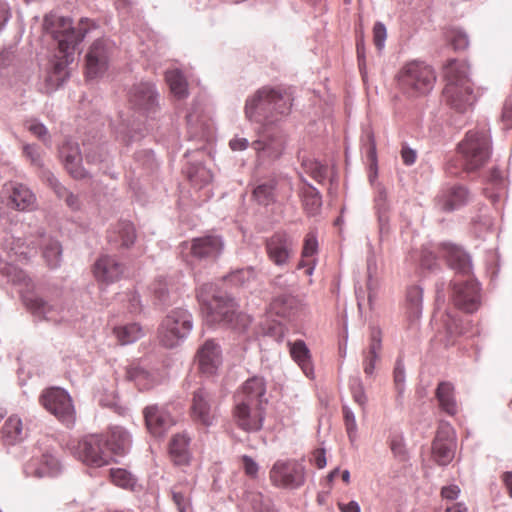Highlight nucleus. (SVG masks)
Instances as JSON below:
<instances>
[{"instance_id": "obj_1", "label": "nucleus", "mask_w": 512, "mask_h": 512, "mask_svg": "<svg viewBox=\"0 0 512 512\" xmlns=\"http://www.w3.org/2000/svg\"><path fill=\"white\" fill-rule=\"evenodd\" d=\"M255 277L252 267L237 269L225 276L220 284L203 283L196 290V297L213 322L237 332H244L251 324V317L238 311V304L226 287L242 286Z\"/></svg>"}, {"instance_id": "obj_2", "label": "nucleus", "mask_w": 512, "mask_h": 512, "mask_svg": "<svg viewBox=\"0 0 512 512\" xmlns=\"http://www.w3.org/2000/svg\"><path fill=\"white\" fill-rule=\"evenodd\" d=\"M43 28L58 46V52L49 61L44 75L45 91L51 93L68 79V65L73 62L76 47L88 32V22L81 20L74 27L69 17L49 14L44 18Z\"/></svg>"}, {"instance_id": "obj_3", "label": "nucleus", "mask_w": 512, "mask_h": 512, "mask_svg": "<svg viewBox=\"0 0 512 512\" xmlns=\"http://www.w3.org/2000/svg\"><path fill=\"white\" fill-rule=\"evenodd\" d=\"M442 257L457 277L450 281L451 299L458 309L466 313L476 312L481 305V288L472 273V259L461 246L452 243H441L439 246Z\"/></svg>"}, {"instance_id": "obj_4", "label": "nucleus", "mask_w": 512, "mask_h": 512, "mask_svg": "<svg viewBox=\"0 0 512 512\" xmlns=\"http://www.w3.org/2000/svg\"><path fill=\"white\" fill-rule=\"evenodd\" d=\"M291 95L278 89L263 87L247 98L245 115L251 122L273 125L290 112Z\"/></svg>"}, {"instance_id": "obj_5", "label": "nucleus", "mask_w": 512, "mask_h": 512, "mask_svg": "<svg viewBox=\"0 0 512 512\" xmlns=\"http://www.w3.org/2000/svg\"><path fill=\"white\" fill-rule=\"evenodd\" d=\"M266 394V382L263 377L253 376L242 385V398L235 406L234 417L237 425L244 431H258L262 428L263 415L260 409L252 411V406L259 407Z\"/></svg>"}, {"instance_id": "obj_6", "label": "nucleus", "mask_w": 512, "mask_h": 512, "mask_svg": "<svg viewBox=\"0 0 512 512\" xmlns=\"http://www.w3.org/2000/svg\"><path fill=\"white\" fill-rule=\"evenodd\" d=\"M468 72L469 66L464 61L451 60L444 68L443 96L446 103L460 113L470 109L476 100Z\"/></svg>"}, {"instance_id": "obj_7", "label": "nucleus", "mask_w": 512, "mask_h": 512, "mask_svg": "<svg viewBox=\"0 0 512 512\" xmlns=\"http://www.w3.org/2000/svg\"><path fill=\"white\" fill-rule=\"evenodd\" d=\"M458 148L467 171H475L483 167L492 152L490 130L487 125L469 130Z\"/></svg>"}, {"instance_id": "obj_8", "label": "nucleus", "mask_w": 512, "mask_h": 512, "mask_svg": "<svg viewBox=\"0 0 512 512\" xmlns=\"http://www.w3.org/2000/svg\"><path fill=\"white\" fill-rule=\"evenodd\" d=\"M193 329L192 314L183 308L171 310L158 327V338L166 348H175L189 336Z\"/></svg>"}, {"instance_id": "obj_9", "label": "nucleus", "mask_w": 512, "mask_h": 512, "mask_svg": "<svg viewBox=\"0 0 512 512\" xmlns=\"http://www.w3.org/2000/svg\"><path fill=\"white\" fill-rule=\"evenodd\" d=\"M435 75L430 66L419 61L406 64L398 75V84L409 96L426 94L432 90Z\"/></svg>"}, {"instance_id": "obj_10", "label": "nucleus", "mask_w": 512, "mask_h": 512, "mask_svg": "<svg viewBox=\"0 0 512 512\" xmlns=\"http://www.w3.org/2000/svg\"><path fill=\"white\" fill-rule=\"evenodd\" d=\"M260 165L271 163L281 157L286 146V134L278 127L264 126L258 138L251 144Z\"/></svg>"}, {"instance_id": "obj_11", "label": "nucleus", "mask_w": 512, "mask_h": 512, "mask_svg": "<svg viewBox=\"0 0 512 512\" xmlns=\"http://www.w3.org/2000/svg\"><path fill=\"white\" fill-rule=\"evenodd\" d=\"M269 478L276 487L295 490L305 483V466L302 461L295 459L277 460L269 472Z\"/></svg>"}, {"instance_id": "obj_12", "label": "nucleus", "mask_w": 512, "mask_h": 512, "mask_svg": "<svg viewBox=\"0 0 512 512\" xmlns=\"http://www.w3.org/2000/svg\"><path fill=\"white\" fill-rule=\"evenodd\" d=\"M42 406L60 422L71 427L75 422V409L70 394L59 387L44 390L40 396Z\"/></svg>"}, {"instance_id": "obj_13", "label": "nucleus", "mask_w": 512, "mask_h": 512, "mask_svg": "<svg viewBox=\"0 0 512 512\" xmlns=\"http://www.w3.org/2000/svg\"><path fill=\"white\" fill-rule=\"evenodd\" d=\"M191 420L205 428L215 424L218 418V408L214 393L206 387H198L192 393L190 406Z\"/></svg>"}, {"instance_id": "obj_14", "label": "nucleus", "mask_w": 512, "mask_h": 512, "mask_svg": "<svg viewBox=\"0 0 512 512\" xmlns=\"http://www.w3.org/2000/svg\"><path fill=\"white\" fill-rule=\"evenodd\" d=\"M75 454L87 465L101 467L110 463V452L105 446L103 434L84 436L78 442Z\"/></svg>"}, {"instance_id": "obj_15", "label": "nucleus", "mask_w": 512, "mask_h": 512, "mask_svg": "<svg viewBox=\"0 0 512 512\" xmlns=\"http://www.w3.org/2000/svg\"><path fill=\"white\" fill-rule=\"evenodd\" d=\"M143 416L148 432L155 438L163 437L176 424L165 405H148L143 409Z\"/></svg>"}, {"instance_id": "obj_16", "label": "nucleus", "mask_w": 512, "mask_h": 512, "mask_svg": "<svg viewBox=\"0 0 512 512\" xmlns=\"http://www.w3.org/2000/svg\"><path fill=\"white\" fill-rule=\"evenodd\" d=\"M112 43L107 39H97L86 54V75L89 79L97 78L108 68Z\"/></svg>"}, {"instance_id": "obj_17", "label": "nucleus", "mask_w": 512, "mask_h": 512, "mask_svg": "<svg viewBox=\"0 0 512 512\" xmlns=\"http://www.w3.org/2000/svg\"><path fill=\"white\" fill-rule=\"evenodd\" d=\"M23 302L27 309L36 317L52 321L55 323L69 321V317L64 312L63 307L51 303L43 297L36 294L23 296Z\"/></svg>"}, {"instance_id": "obj_18", "label": "nucleus", "mask_w": 512, "mask_h": 512, "mask_svg": "<svg viewBox=\"0 0 512 512\" xmlns=\"http://www.w3.org/2000/svg\"><path fill=\"white\" fill-rule=\"evenodd\" d=\"M469 328L470 321L460 316L458 312L448 311L440 317L438 334L443 336L440 340L444 346L449 347L456 343L458 337L467 333Z\"/></svg>"}, {"instance_id": "obj_19", "label": "nucleus", "mask_w": 512, "mask_h": 512, "mask_svg": "<svg viewBox=\"0 0 512 512\" xmlns=\"http://www.w3.org/2000/svg\"><path fill=\"white\" fill-rule=\"evenodd\" d=\"M292 192L291 180L286 176H277L259 184L253 191V197L260 205H269L276 196L289 197Z\"/></svg>"}, {"instance_id": "obj_20", "label": "nucleus", "mask_w": 512, "mask_h": 512, "mask_svg": "<svg viewBox=\"0 0 512 512\" xmlns=\"http://www.w3.org/2000/svg\"><path fill=\"white\" fill-rule=\"evenodd\" d=\"M195 359L201 374L207 377L215 375L222 363L220 345L213 339H207L198 348Z\"/></svg>"}, {"instance_id": "obj_21", "label": "nucleus", "mask_w": 512, "mask_h": 512, "mask_svg": "<svg viewBox=\"0 0 512 512\" xmlns=\"http://www.w3.org/2000/svg\"><path fill=\"white\" fill-rule=\"evenodd\" d=\"M129 100L134 109L147 114H154L158 107V94L150 82H141L133 86Z\"/></svg>"}, {"instance_id": "obj_22", "label": "nucleus", "mask_w": 512, "mask_h": 512, "mask_svg": "<svg viewBox=\"0 0 512 512\" xmlns=\"http://www.w3.org/2000/svg\"><path fill=\"white\" fill-rule=\"evenodd\" d=\"M293 238L284 232H277L266 240L269 259L277 266L285 265L294 253Z\"/></svg>"}, {"instance_id": "obj_23", "label": "nucleus", "mask_w": 512, "mask_h": 512, "mask_svg": "<svg viewBox=\"0 0 512 512\" xmlns=\"http://www.w3.org/2000/svg\"><path fill=\"white\" fill-rule=\"evenodd\" d=\"M456 441L451 428L439 429L432 443V456L440 466L448 465L454 458Z\"/></svg>"}, {"instance_id": "obj_24", "label": "nucleus", "mask_w": 512, "mask_h": 512, "mask_svg": "<svg viewBox=\"0 0 512 512\" xmlns=\"http://www.w3.org/2000/svg\"><path fill=\"white\" fill-rule=\"evenodd\" d=\"M124 271V264L111 255H101L93 266L96 280L107 285L119 281L124 275Z\"/></svg>"}, {"instance_id": "obj_25", "label": "nucleus", "mask_w": 512, "mask_h": 512, "mask_svg": "<svg viewBox=\"0 0 512 512\" xmlns=\"http://www.w3.org/2000/svg\"><path fill=\"white\" fill-rule=\"evenodd\" d=\"M59 157L66 171L74 179H84L88 176V172L82 166V155L76 142L66 140L59 148Z\"/></svg>"}, {"instance_id": "obj_26", "label": "nucleus", "mask_w": 512, "mask_h": 512, "mask_svg": "<svg viewBox=\"0 0 512 512\" xmlns=\"http://www.w3.org/2000/svg\"><path fill=\"white\" fill-rule=\"evenodd\" d=\"M224 242L218 235H205L192 240L190 252L198 260L214 261L222 253Z\"/></svg>"}, {"instance_id": "obj_27", "label": "nucleus", "mask_w": 512, "mask_h": 512, "mask_svg": "<svg viewBox=\"0 0 512 512\" xmlns=\"http://www.w3.org/2000/svg\"><path fill=\"white\" fill-rule=\"evenodd\" d=\"M23 471L28 477H55L61 472V464L54 455L45 453L41 457L31 458L27 461Z\"/></svg>"}, {"instance_id": "obj_28", "label": "nucleus", "mask_w": 512, "mask_h": 512, "mask_svg": "<svg viewBox=\"0 0 512 512\" xmlns=\"http://www.w3.org/2000/svg\"><path fill=\"white\" fill-rule=\"evenodd\" d=\"M470 193L463 185H447L436 196V206L442 211H453L468 203Z\"/></svg>"}, {"instance_id": "obj_29", "label": "nucleus", "mask_w": 512, "mask_h": 512, "mask_svg": "<svg viewBox=\"0 0 512 512\" xmlns=\"http://www.w3.org/2000/svg\"><path fill=\"white\" fill-rule=\"evenodd\" d=\"M105 446L110 452V461L113 456L123 457L130 451L132 438L130 433L121 426H113L104 435Z\"/></svg>"}, {"instance_id": "obj_30", "label": "nucleus", "mask_w": 512, "mask_h": 512, "mask_svg": "<svg viewBox=\"0 0 512 512\" xmlns=\"http://www.w3.org/2000/svg\"><path fill=\"white\" fill-rule=\"evenodd\" d=\"M151 291L153 303L159 309L164 310L177 301V293L171 289L166 277L160 276L156 278L151 285Z\"/></svg>"}, {"instance_id": "obj_31", "label": "nucleus", "mask_w": 512, "mask_h": 512, "mask_svg": "<svg viewBox=\"0 0 512 512\" xmlns=\"http://www.w3.org/2000/svg\"><path fill=\"white\" fill-rule=\"evenodd\" d=\"M423 311V288L419 285L409 286L405 296V313L412 324L419 320Z\"/></svg>"}, {"instance_id": "obj_32", "label": "nucleus", "mask_w": 512, "mask_h": 512, "mask_svg": "<svg viewBox=\"0 0 512 512\" xmlns=\"http://www.w3.org/2000/svg\"><path fill=\"white\" fill-rule=\"evenodd\" d=\"M107 239L112 247L129 248L136 239L135 226H112L107 231Z\"/></svg>"}, {"instance_id": "obj_33", "label": "nucleus", "mask_w": 512, "mask_h": 512, "mask_svg": "<svg viewBox=\"0 0 512 512\" xmlns=\"http://www.w3.org/2000/svg\"><path fill=\"white\" fill-rule=\"evenodd\" d=\"M290 355L292 359L300 366L307 377L313 375V365L311 362L310 350L306 343L298 339L294 342H288Z\"/></svg>"}, {"instance_id": "obj_34", "label": "nucleus", "mask_w": 512, "mask_h": 512, "mask_svg": "<svg viewBox=\"0 0 512 512\" xmlns=\"http://www.w3.org/2000/svg\"><path fill=\"white\" fill-rule=\"evenodd\" d=\"M190 438L185 434L174 435L169 443V454L176 465L188 464L190 460L189 451Z\"/></svg>"}, {"instance_id": "obj_35", "label": "nucleus", "mask_w": 512, "mask_h": 512, "mask_svg": "<svg viewBox=\"0 0 512 512\" xmlns=\"http://www.w3.org/2000/svg\"><path fill=\"white\" fill-rule=\"evenodd\" d=\"M440 408L448 415L457 413V403L454 395V385L448 381H441L435 391Z\"/></svg>"}, {"instance_id": "obj_36", "label": "nucleus", "mask_w": 512, "mask_h": 512, "mask_svg": "<svg viewBox=\"0 0 512 512\" xmlns=\"http://www.w3.org/2000/svg\"><path fill=\"white\" fill-rule=\"evenodd\" d=\"M2 439L7 445H14L24 440L26 433L23 431L21 419L16 416H10L4 423L2 429Z\"/></svg>"}, {"instance_id": "obj_37", "label": "nucleus", "mask_w": 512, "mask_h": 512, "mask_svg": "<svg viewBox=\"0 0 512 512\" xmlns=\"http://www.w3.org/2000/svg\"><path fill=\"white\" fill-rule=\"evenodd\" d=\"M43 180L53 189L59 198L65 200L68 207H70L72 210H78L80 208V201L78 196L68 191L67 188H65L58 181L53 173L50 171H44Z\"/></svg>"}, {"instance_id": "obj_38", "label": "nucleus", "mask_w": 512, "mask_h": 512, "mask_svg": "<svg viewBox=\"0 0 512 512\" xmlns=\"http://www.w3.org/2000/svg\"><path fill=\"white\" fill-rule=\"evenodd\" d=\"M35 202V196L31 190L22 184H14L9 196V204L15 209L24 211L30 209Z\"/></svg>"}, {"instance_id": "obj_39", "label": "nucleus", "mask_w": 512, "mask_h": 512, "mask_svg": "<svg viewBox=\"0 0 512 512\" xmlns=\"http://www.w3.org/2000/svg\"><path fill=\"white\" fill-rule=\"evenodd\" d=\"M300 195L305 212L310 216L318 214L322 205L321 196L318 190L313 186L304 183L300 189Z\"/></svg>"}, {"instance_id": "obj_40", "label": "nucleus", "mask_w": 512, "mask_h": 512, "mask_svg": "<svg viewBox=\"0 0 512 512\" xmlns=\"http://www.w3.org/2000/svg\"><path fill=\"white\" fill-rule=\"evenodd\" d=\"M126 378L135 383L139 390H149L155 384L154 376L140 366H130L126 370Z\"/></svg>"}, {"instance_id": "obj_41", "label": "nucleus", "mask_w": 512, "mask_h": 512, "mask_svg": "<svg viewBox=\"0 0 512 512\" xmlns=\"http://www.w3.org/2000/svg\"><path fill=\"white\" fill-rule=\"evenodd\" d=\"M43 245V257L50 268H57L60 266L62 259V246L56 239H46Z\"/></svg>"}, {"instance_id": "obj_42", "label": "nucleus", "mask_w": 512, "mask_h": 512, "mask_svg": "<svg viewBox=\"0 0 512 512\" xmlns=\"http://www.w3.org/2000/svg\"><path fill=\"white\" fill-rule=\"evenodd\" d=\"M406 373L402 356H398L393 369V383L396 391V402L398 405L402 404L403 395L406 388Z\"/></svg>"}, {"instance_id": "obj_43", "label": "nucleus", "mask_w": 512, "mask_h": 512, "mask_svg": "<svg viewBox=\"0 0 512 512\" xmlns=\"http://www.w3.org/2000/svg\"><path fill=\"white\" fill-rule=\"evenodd\" d=\"M165 78L171 92L176 97L183 98L187 95V82L179 70L175 69L167 71L165 73Z\"/></svg>"}, {"instance_id": "obj_44", "label": "nucleus", "mask_w": 512, "mask_h": 512, "mask_svg": "<svg viewBox=\"0 0 512 512\" xmlns=\"http://www.w3.org/2000/svg\"><path fill=\"white\" fill-rule=\"evenodd\" d=\"M187 176L190 182L198 187L210 183L213 178L211 171L200 163L190 165L187 168Z\"/></svg>"}, {"instance_id": "obj_45", "label": "nucleus", "mask_w": 512, "mask_h": 512, "mask_svg": "<svg viewBox=\"0 0 512 512\" xmlns=\"http://www.w3.org/2000/svg\"><path fill=\"white\" fill-rule=\"evenodd\" d=\"M120 344L127 345L137 341L142 336V328L138 323H130L114 329Z\"/></svg>"}, {"instance_id": "obj_46", "label": "nucleus", "mask_w": 512, "mask_h": 512, "mask_svg": "<svg viewBox=\"0 0 512 512\" xmlns=\"http://www.w3.org/2000/svg\"><path fill=\"white\" fill-rule=\"evenodd\" d=\"M112 482L123 489L135 491L137 486V479L129 471L122 468L110 470Z\"/></svg>"}, {"instance_id": "obj_47", "label": "nucleus", "mask_w": 512, "mask_h": 512, "mask_svg": "<svg viewBox=\"0 0 512 512\" xmlns=\"http://www.w3.org/2000/svg\"><path fill=\"white\" fill-rule=\"evenodd\" d=\"M302 169L318 183H321L327 176V167L314 159L303 158Z\"/></svg>"}, {"instance_id": "obj_48", "label": "nucleus", "mask_w": 512, "mask_h": 512, "mask_svg": "<svg viewBox=\"0 0 512 512\" xmlns=\"http://www.w3.org/2000/svg\"><path fill=\"white\" fill-rule=\"evenodd\" d=\"M247 500L254 512H276L270 498L260 492H250Z\"/></svg>"}, {"instance_id": "obj_49", "label": "nucleus", "mask_w": 512, "mask_h": 512, "mask_svg": "<svg viewBox=\"0 0 512 512\" xmlns=\"http://www.w3.org/2000/svg\"><path fill=\"white\" fill-rule=\"evenodd\" d=\"M419 266L428 272H435L439 268L438 257L431 248L422 247L419 253Z\"/></svg>"}, {"instance_id": "obj_50", "label": "nucleus", "mask_w": 512, "mask_h": 512, "mask_svg": "<svg viewBox=\"0 0 512 512\" xmlns=\"http://www.w3.org/2000/svg\"><path fill=\"white\" fill-rule=\"evenodd\" d=\"M23 155L31 163V165L42 169V173L44 171H48L47 169H44L43 151L38 145L24 144Z\"/></svg>"}, {"instance_id": "obj_51", "label": "nucleus", "mask_w": 512, "mask_h": 512, "mask_svg": "<svg viewBox=\"0 0 512 512\" xmlns=\"http://www.w3.org/2000/svg\"><path fill=\"white\" fill-rule=\"evenodd\" d=\"M109 153L103 144L89 146L85 149V159L90 164H100L108 160Z\"/></svg>"}, {"instance_id": "obj_52", "label": "nucleus", "mask_w": 512, "mask_h": 512, "mask_svg": "<svg viewBox=\"0 0 512 512\" xmlns=\"http://www.w3.org/2000/svg\"><path fill=\"white\" fill-rule=\"evenodd\" d=\"M349 388L354 401L361 407H364L367 403V396L364 390V386L360 377H352L349 380Z\"/></svg>"}, {"instance_id": "obj_53", "label": "nucleus", "mask_w": 512, "mask_h": 512, "mask_svg": "<svg viewBox=\"0 0 512 512\" xmlns=\"http://www.w3.org/2000/svg\"><path fill=\"white\" fill-rule=\"evenodd\" d=\"M117 138L121 139L124 143L129 144L132 141H136L142 137L133 126H130L126 120H122L120 126L116 129Z\"/></svg>"}, {"instance_id": "obj_54", "label": "nucleus", "mask_w": 512, "mask_h": 512, "mask_svg": "<svg viewBox=\"0 0 512 512\" xmlns=\"http://www.w3.org/2000/svg\"><path fill=\"white\" fill-rule=\"evenodd\" d=\"M363 148L365 150L366 156L370 161V169H375L377 165V156H376V144L374 140V135L371 131H366L363 137Z\"/></svg>"}, {"instance_id": "obj_55", "label": "nucleus", "mask_w": 512, "mask_h": 512, "mask_svg": "<svg viewBox=\"0 0 512 512\" xmlns=\"http://www.w3.org/2000/svg\"><path fill=\"white\" fill-rule=\"evenodd\" d=\"M342 410L348 438L350 441H354L357 435V423L355 415L347 405H343Z\"/></svg>"}, {"instance_id": "obj_56", "label": "nucleus", "mask_w": 512, "mask_h": 512, "mask_svg": "<svg viewBox=\"0 0 512 512\" xmlns=\"http://www.w3.org/2000/svg\"><path fill=\"white\" fill-rule=\"evenodd\" d=\"M26 127L28 131H30L34 136L42 140L45 144H48L50 142L48 137V130L43 123L38 122L36 120H31L27 122Z\"/></svg>"}, {"instance_id": "obj_57", "label": "nucleus", "mask_w": 512, "mask_h": 512, "mask_svg": "<svg viewBox=\"0 0 512 512\" xmlns=\"http://www.w3.org/2000/svg\"><path fill=\"white\" fill-rule=\"evenodd\" d=\"M382 349L381 330L377 327L371 328L370 344L366 353L379 355Z\"/></svg>"}, {"instance_id": "obj_58", "label": "nucleus", "mask_w": 512, "mask_h": 512, "mask_svg": "<svg viewBox=\"0 0 512 512\" xmlns=\"http://www.w3.org/2000/svg\"><path fill=\"white\" fill-rule=\"evenodd\" d=\"M318 251V240L317 236L314 232H309L305 239L302 249L303 257H311L315 255Z\"/></svg>"}, {"instance_id": "obj_59", "label": "nucleus", "mask_w": 512, "mask_h": 512, "mask_svg": "<svg viewBox=\"0 0 512 512\" xmlns=\"http://www.w3.org/2000/svg\"><path fill=\"white\" fill-rule=\"evenodd\" d=\"M449 38L455 50H464L469 45L468 36L462 30H453Z\"/></svg>"}, {"instance_id": "obj_60", "label": "nucleus", "mask_w": 512, "mask_h": 512, "mask_svg": "<svg viewBox=\"0 0 512 512\" xmlns=\"http://www.w3.org/2000/svg\"><path fill=\"white\" fill-rule=\"evenodd\" d=\"M125 300L128 302L127 309L131 314H138L142 311L140 295L136 291L126 293Z\"/></svg>"}, {"instance_id": "obj_61", "label": "nucleus", "mask_w": 512, "mask_h": 512, "mask_svg": "<svg viewBox=\"0 0 512 512\" xmlns=\"http://www.w3.org/2000/svg\"><path fill=\"white\" fill-rule=\"evenodd\" d=\"M374 43L378 50H382L385 46L387 37L386 27L383 23L377 22L373 28Z\"/></svg>"}, {"instance_id": "obj_62", "label": "nucleus", "mask_w": 512, "mask_h": 512, "mask_svg": "<svg viewBox=\"0 0 512 512\" xmlns=\"http://www.w3.org/2000/svg\"><path fill=\"white\" fill-rule=\"evenodd\" d=\"M363 370L367 377H370L374 374V369L376 362L380 359L379 355H373L366 352H363Z\"/></svg>"}, {"instance_id": "obj_63", "label": "nucleus", "mask_w": 512, "mask_h": 512, "mask_svg": "<svg viewBox=\"0 0 512 512\" xmlns=\"http://www.w3.org/2000/svg\"><path fill=\"white\" fill-rule=\"evenodd\" d=\"M243 469L245 474L251 478H256L259 470V465L252 457L248 455L242 456Z\"/></svg>"}, {"instance_id": "obj_64", "label": "nucleus", "mask_w": 512, "mask_h": 512, "mask_svg": "<svg viewBox=\"0 0 512 512\" xmlns=\"http://www.w3.org/2000/svg\"><path fill=\"white\" fill-rule=\"evenodd\" d=\"M502 121L507 128H512V98H508L504 103Z\"/></svg>"}]
</instances>
